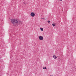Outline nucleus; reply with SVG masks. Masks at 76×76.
<instances>
[{
    "instance_id": "nucleus-1",
    "label": "nucleus",
    "mask_w": 76,
    "mask_h": 76,
    "mask_svg": "<svg viewBox=\"0 0 76 76\" xmlns=\"http://www.w3.org/2000/svg\"><path fill=\"white\" fill-rule=\"evenodd\" d=\"M11 22L13 25L15 26H18V25H21L22 22L20 20H18L16 19H12L11 20Z\"/></svg>"
},
{
    "instance_id": "nucleus-2",
    "label": "nucleus",
    "mask_w": 76,
    "mask_h": 76,
    "mask_svg": "<svg viewBox=\"0 0 76 76\" xmlns=\"http://www.w3.org/2000/svg\"><path fill=\"white\" fill-rule=\"evenodd\" d=\"M38 38L39 40H40V41H42V40L44 39V37H43V36H39V37Z\"/></svg>"
},
{
    "instance_id": "nucleus-3",
    "label": "nucleus",
    "mask_w": 76,
    "mask_h": 76,
    "mask_svg": "<svg viewBox=\"0 0 76 76\" xmlns=\"http://www.w3.org/2000/svg\"><path fill=\"white\" fill-rule=\"evenodd\" d=\"M35 15V14L34 12H31L30 14V16L31 17H34Z\"/></svg>"
},
{
    "instance_id": "nucleus-4",
    "label": "nucleus",
    "mask_w": 76,
    "mask_h": 76,
    "mask_svg": "<svg viewBox=\"0 0 76 76\" xmlns=\"http://www.w3.org/2000/svg\"><path fill=\"white\" fill-rule=\"evenodd\" d=\"M53 57L54 59L57 58V56L54 54L53 55Z\"/></svg>"
},
{
    "instance_id": "nucleus-5",
    "label": "nucleus",
    "mask_w": 76,
    "mask_h": 76,
    "mask_svg": "<svg viewBox=\"0 0 76 76\" xmlns=\"http://www.w3.org/2000/svg\"><path fill=\"white\" fill-rule=\"evenodd\" d=\"M52 25L53 26H56V23H53L52 24Z\"/></svg>"
},
{
    "instance_id": "nucleus-6",
    "label": "nucleus",
    "mask_w": 76,
    "mask_h": 76,
    "mask_svg": "<svg viewBox=\"0 0 76 76\" xmlns=\"http://www.w3.org/2000/svg\"><path fill=\"white\" fill-rule=\"evenodd\" d=\"M43 69H46L47 67H43Z\"/></svg>"
},
{
    "instance_id": "nucleus-7",
    "label": "nucleus",
    "mask_w": 76,
    "mask_h": 76,
    "mask_svg": "<svg viewBox=\"0 0 76 76\" xmlns=\"http://www.w3.org/2000/svg\"><path fill=\"white\" fill-rule=\"evenodd\" d=\"M40 30H41V31H43V28H40Z\"/></svg>"
},
{
    "instance_id": "nucleus-8",
    "label": "nucleus",
    "mask_w": 76,
    "mask_h": 76,
    "mask_svg": "<svg viewBox=\"0 0 76 76\" xmlns=\"http://www.w3.org/2000/svg\"><path fill=\"white\" fill-rule=\"evenodd\" d=\"M48 23H50V21L48 20Z\"/></svg>"
},
{
    "instance_id": "nucleus-9",
    "label": "nucleus",
    "mask_w": 76,
    "mask_h": 76,
    "mask_svg": "<svg viewBox=\"0 0 76 76\" xmlns=\"http://www.w3.org/2000/svg\"><path fill=\"white\" fill-rule=\"evenodd\" d=\"M60 1H63V0H60Z\"/></svg>"
},
{
    "instance_id": "nucleus-10",
    "label": "nucleus",
    "mask_w": 76,
    "mask_h": 76,
    "mask_svg": "<svg viewBox=\"0 0 76 76\" xmlns=\"http://www.w3.org/2000/svg\"><path fill=\"white\" fill-rule=\"evenodd\" d=\"M42 19H44V18H42Z\"/></svg>"
},
{
    "instance_id": "nucleus-11",
    "label": "nucleus",
    "mask_w": 76,
    "mask_h": 76,
    "mask_svg": "<svg viewBox=\"0 0 76 76\" xmlns=\"http://www.w3.org/2000/svg\"><path fill=\"white\" fill-rule=\"evenodd\" d=\"M25 2H24V4H25Z\"/></svg>"
},
{
    "instance_id": "nucleus-12",
    "label": "nucleus",
    "mask_w": 76,
    "mask_h": 76,
    "mask_svg": "<svg viewBox=\"0 0 76 76\" xmlns=\"http://www.w3.org/2000/svg\"><path fill=\"white\" fill-rule=\"evenodd\" d=\"M53 76V75H52V76Z\"/></svg>"
}]
</instances>
